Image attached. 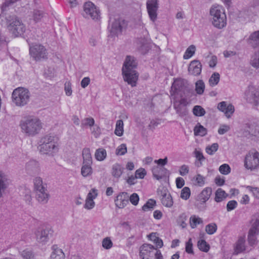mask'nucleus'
Here are the masks:
<instances>
[{
	"instance_id": "1",
	"label": "nucleus",
	"mask_w": 259,
	"mask_h": 259,
	"mask_svg": "<svg viewBox=\"0 0 259 259\" xmlns=\"http://www.w3.org/2000/svg\"><path fill=\"white\" fill-rule=\"evenodd\" d=\"M209 14L212 25L219 29L227 26V18L224 7L218 4L212 5L209 9Z\"/></svg>"
},
{
	"instance_id": "2",
	"label": "nucleus",
	"mask_w": 259,
	"mask_h": 259,
	"mask_svg": "<svg viewBox=\"0 0 259 259\" xmlns=\"http://www.w3.org/2000/svg\"><path fill=\"white\" fill-rule=\"evenodd\" d=\"M152 242L156 247L149 244H144L141 246L140 257L142 259H163L161 251L158 249L163 246L162 240L158 236Z\"/></svg>"
},
{
	"instance_id": "3",
	"label": "nucleus",
	"mask_w": 259,
	"mask_h": 259,
	"mask_svg": "<svg viewBox=\"0 0 259 259\" xmlns=\"http://www.w3.org/2000/svg\"><path fill=\"white\" fill-rule=\"evenodd\" d=\"M22 131L29 136H34L38 134L42 127L40 120L33 115H27L23 117L20 123Z\"/></svg>"
},
{
	"instance_id": "4",
	"label": "nucleus",
	"mask_w": 259,
	"mask_h": 259,
	"mask_svg": "<svg viewBox=\"0 0 259 259\" xmlns=\"http://www.w3.org/2000/svg\"><path fill=\"white\" fill-rule=\"evenodd\" d=\"M55 137L46 135L39 142L38 149L42 154L53 155L58 151V144Z\"/></svg>"
},
{
	"instance_id": "5",
	"label": "nucleus",
	"mask_w": 259,
	"mask_h": 259,
	"mask_svg": "<svg viewBox=\"0 0 259 259\" xmlns=\"http://www.w3.org/2000/svg\"><path fill=\"white\" fill-rule=\"evenodd\" d=\"M12 101L17 106H23L29 101L30 93L28 90L24 88H18L12 93Z\"/></svg>"
},
{
	"instance_id": "6",
	"label": "nucleus",
	"mask_w": 259,
	"mask_h": 259,
	"mask_svg": "<svg viewBox=\"0 0 259 259\" xmlns=\"http://www.w3.org/2000/svg\"><path fill=\"white\" fill-rule=\"evenodd\" d=\"M244 166L245 169L254 171L259 169V152L255 150L249 151L244 159Z\"/></svg>"
},
{
	"instance_id": "7",
	"label": "nucleus",
	"mask_w": 259,
	"mask_h": 259,
	"mask_svg": "<svg viewBox=\"0 0 259 259\" xmlns=\"http://www.w3.org/2000/svg\"><path fill=\"white\" fill-rule=\"evenodd\" d=\"M244 135L254 140H259V121L253 120L244 126Z\"/></svg>"
},
{
	"instance_id": "8",
	"label": "nucleus",
	"mask_w": 259,
	"mask_h": 259,
	"mask_svg": "<svg viewBox=\"0 0 259 259\" xmlns=\"http://www.w3.org/2000/svg\"><path fill=\"white\" fill-rule=\"evenodd\" d=\"M7 23L9 30L15 36L21 35L25 31L24 25L14 17L10 16L9 19H7Z\"/></svg>"
},
{
	"instance_id": "9",
	"label": "nucleus",
	"mask_w": 259,
	"mask_h": 259,
	"mask_svg": "<svg viewBox=\"0 0 259 259\" xmlns=\"http://www.w3.org/2000/svg\"><path fill=\"white\" fill-rule=\"evenodd\" d=\"M171 99L173 100L174 108L177 113L181 116L185 115L187 113L186 106L188 104L187 100L183 96L171 97Z\"/></svg>"
},
{
	"instance_id": "10",
	"label": "nucleus",
	"mask_w": 259,
	"mask_h": 259,
	"mask_svg": "<svg viewBox=\"0 0 259 259\" xmlns=\"http://www.w3.org/2000/svg\"><path fill=\"white\" fill-rule=\"evenodd\" d=\"M30 55L36 60L46 59L48 53L46 48L39 44H35L30 47Z\"/></svg>"
},
{
	"instance_id": "11",
	"label": "nucleus",
	"mask_w": 259,
	"mask_h": 259,
	"mask_svg": "<svg viewBox=\"0 0 259 259\" xmlns=\"http://www.w3.org/2000/svg\"><path fill=\"white\" fill-rule=\"evenodd\" d=\"M98 196V190L96 188L91 189L86 196L83 208L88 210L93 209L96 205L95 200Z\"/></svg>"
},
{
	"instance_id": "12",
	"label": "nucleus",
	"mask_w": 259,
	"mask_h": 259,
	"mask_svg": "<svg viewBox=\"0 0 259 259\" xmlns=\"http://www.w3.org/2000/svg\"><path fill=\"white\" fill-rule=\"evenodd\" d=\"M84 12L87 17L93 19L98 20L100 15L99 9L92 2H88L84 4L83 7Z\"/></svg>"
},
{
	"instance_id": "13",
	"label": "nucleus",
	"mask_w": 259,
	"mask_h": 259,
	"mask_svg": "<svg viewBox=\"0 0 259 259\" xmlns=\"http://www.w3.org/2000/svg\"><path fill=\"white\" fill-rule=\"evenodd\" d=\"M123 79L132 87H135L139 78V74L136 70L122 71Z\"/></svg>"
},
{
	"instance_id": "14",
	"label": "nucleus",
	"mask_w": 259,
	"mask_h": 259,
	"mask_svg": "<svg viewBox=\"0 0 259 259\" xmlns=\"http://www.w3.org/2000/svg\"><path fill=\"white\" fill-rule=\"evenodd\" d=\"M184 89V80L182 79H175L171 88V96H183Z\"/></svg>"
},
{
	"instance_id": "15",
	"label": "nucleus",
	"mask_w": 259,
	"mask_h": 259,
	"mask_svg": "<svg viewBox=\"0 0 259 259\" xmlns=\"http://www.w3.org/2000/svg\"><path fill=\"white\" fill-rule=\"evenodd\" d=\"M158 4L157 0H148L147 2V9L148 15L152 22H155L157 18Z\"/></svg>"
},
{
	"instance_id": "16",
	"label": "nucleus",
	"mask_w": 259,
	"mask_h": 259,
	"mask_svg": "<svg viewBox=\"0 0 259 259\" xmlns=\"http://www.w3.org/2000/svg\"><path fill=\"white\" fill-rule=\"evenodd\" d=\"M218 110L223 112L227 118H230L234 112V106L225 101L219 103L217 107Z\"/></svg>"
},
{
	"instance_id": "17",
	"label": "nucleus",
	"mask_w": 259,
	"mask_h": 259,
	"mask_svg": "<svg viewBox=\"0 0 259 259\" xmlns=\"http://www.w3.org/2000/svg\"><path fill=\"white\" fill-rule=\"evenodd\" d=\"M110 26L109 28L113 35H118L120 33L124 27L125 21L121 20H116L114 22L110 20Z\"/></svg>"
},
{
	"instance_id": "18",
	"label": "nucleus",
	"mask_w": 259,
	"mask_h": 259,
	"mask_svg": "<svg viewBox=\"0 0 259 259\" xmlns=\"http://www.w3.org/2000/svg\"><path fill=\"white\" fill-rule=\"evenodd\" d=\"M128 203V195L126 192L119 193L115 199V204L118 208H123Z\"/></svg>"
},
{
	"instance_id": "19",
	"label": "nucleus",
	"mask_w": 259,
	"mask_h": 259,
	"mask_svg": "<svg viewBox=\"0 0 259 259\" xmlns=\"http://www.w3.org/2000/svg\"><path fill=\"white\" fill-rule=\"evenodd\" d=\"M212 192V188L210 187H205L198 194L197 200L201 203H205L210 198Z\"/></svg>"
},
{
	"instance_id": "20",
	"label": "nucleus",
	"mask_w": 259,
	"mask_h": 259,
	"mask_svg": "<svg viewBox=\"0 0 259 259\" xmlns=\"http://www.w3.org/2000/svg\"><path fill=\"white\" fill-rule=\"evenodd\" d=\"M137 66V62L135 58L131 56L126 57L124 61L122 71H127L130 70H135Z\"/></svg>"
},
{
	"instance_id": "21",
	"label": "nucleus",
	"mask_w": 259,
	"mask_h": 259,
	"mask_svg": "<svg viewBox=\"0 0 259 259\" xmlns=\"http://www.w3.org/2000/svg\"><path fill=\"white\" fill-rule=\"evenodd\" d=\"M161 201L163 205L170 208L173 205V200L170 193L165 189L161 191Z\"/></svg>"
},
{
	"instance_id": "22",
	"label": "nucleus",
	"mask_w": 259,
	"mask_h": 259,
	"mask_svg": "<svg viewBox=\"0 0 259 259\" xmlns=\"http://www.w3.org/2000/svg\"><path fill=\"white\" fill-rule=\"evenodd\" d=\"M36 238L38 243L41 244L47 243L50 238L49 231L48 230H38L36 233Z\"/></svg>"
},
{
	"instance_id": "23",
	"label": "nucleus",
	"mask_w": 259,
	"mask_h": 259,
	"mask_svg": "<svg viewBox=\"0 0 259 259\" xmlns=\"http://www.w3.org/2000/svg\"><path fill=\"white\" fill-rule=\"evenodd\" d=\"M201 69V63L198 60H193L189 64L188 71L190 74L196 76L200 74Z\"/></svg>"
},
{
	"instance_id": "24",
	"label": "nucleus",
	"mask_w": 259,
	"mask_h": 259,
	"mask_svg": "<svg viewBox=\"0 0 259 259\" xmlns=\"http://www.w3.org/2000/svg\"><path fill=\"white\" fill-rule=\"evenodd\" d=\"M246 100L255 106H259V90H251L250 93L247 94Z\"/></svg>"
},
{
	"instance_id": "25",
	"label": "nucleus",
	"mask_w": 259,
	"mask_h": 259,
	"mask_svg": "<svg viewBox=\"0 0 259 259\" xmlns=\"http://www.w3.org/2000/svg\"><path fill=\"white\" fill-rule=\"evenodd\" d=\"M245 235H241L238 237L235 246V251L237 253H241L245 250Z\"/></svg>"
},
{
	"instance_id": "26",
	"label": "nucleus",
	"mask_w": 259,
	"mask_h": 259,
	"mask_svg": "<svg viewBox=\"0 0 259 259\" xmlns=\"http://www.w3.org/2000/svg\"><path fill=\"white\" fill-rule=\"evenodd\" d=\"M37 200L41 203H46L49 198V194L47 188L35 191Z\"/></svg>"
},
{
	"instance_id": "27",
	"label": "nucleus",
	"mask_w": 259,
	"mask_h": 259,
	"mask_svg": "<svg viewBox=\"0 0 259 259\" xmlns=\"http://www.w3.org/2000/svg\"><path fill=\"white\" fill-rule=\"evenodd\" d=\"M206 178L200 174L194 176L191 179L192 184L194 186L203 187L205 184Z\"/></svg>"
},
{
	"instance_id": "28",
	"label": "nucleus",
	"mask_w": 259,
	"mask_h": 259,
	"mask_svg": "<svg viewBox=\"0 0 259 259\" xmlns=\"http://www.w3.org/2000/svg\"><path fill=\"white\" fill-rule=\"evenodd\" d=\"M123 170L124 168L120 164L116 163L112 167V176L115 178L118 179L122 175Z\"/></svg>"
},
{
	"instance_id": "29",
	"label": "nucleus",
	"mask_w": 259,
	"mask_h": 259,
	"mask_svg": "<svg viewBox=\"0 0 259 259\" xmlns=\"http://www.w3.org/2000/svg\"><path fill=\"white\" fill-rule=\"evenodd\" d=\"M248 233L256 235L259 234V217H254L251 220V227Z\"/></svg>"
},
{
	"instance_id": "30",
	"label": "nucleus",
	"mask_w": 259,
	"mask_h": 259,
	"mask_svg": "<svg viewBox=\"0 0 259 259\" xmlns=\"http://www.w3.org/2000/svg\"><path fill=\"white\" fill-rule=\"evenodd\" d=\"M92 163H82L81 168V175L83 177H90L93 173Z\"/></svg>"
},
{
	"instance_id": "31",
	"label": "nucleus",
	"mask_w": 259,
	"mask_h": 259,
	"mask_svg": "<svg viewBox=\"0 0 259 259\" xmlns=\"http://www.w3.org/2000/svg\"><path fill=\"white\" fill-rule=\"evenodd\" d=\"M8 179L7 175L0 170V197L2 196L3 191L8 185Z\"/></svg>"
},
{
	"instance_id": "32",
	"label": "nucleus",
	"mask_w": 259,
	"mask_h": 259,
	"mask_svg": "<svg viewBox=\"0 0 259 259\" xmlns=\"http://www.w3.org/2000/svg\"><path fill=\"white\" fill-rule=\"evenodd\" d=\"M107 156V151L104 148L97 149L95 152V159L98 161H103Z\"/></svg>"
},
{
	"instance_id": "33",
	"label": "nucleus",
	"mask_w": 259,
	"mask_h": 259,
	"mask_svg": "<svg viewBox=\"0 0 259 259\" xmlns=\"http://www.w3.org/2000/svg\"><path fill=\"white\" fill-rule=\"evenodd\" d=\"M152 172L153 177L159 180L164 176V168L161 166H155L152 168Z\"/></svg>"
},
{
	"instance_id": "34",
	"label": "nucleus",
	"mask_w": 259,
	"mask_h": 259,
	"mask_svg": "<svg viewBox=\"0 0 259 259\" xmlns=\"http://www.w3.org/2000/svg\"><path fill=\"white\" fill-rule=\"evenodd\" d=\"M203 223L202 219L197 215H192L190 217L189 223L192 229L196 228L199 225L202 224Z\"/></svg>"
},
{
	"instance_id": "35",
	"label": "nucleus",
	"mask_w": 259,
	"mask_h": 259,
	"mask_svg": "<svg viewBox=\"0 0 259 259\" xmlns=\"http://www.w3.org/2000/svg\"><path fill=\"white\" fill-rule=\"evenodd\" d=\"M228 194L222 188L218 189L215 192L214 200L217 202H220L224 200Z\"/></svg>"
},
{
	"instance_id": "36",
	"label": "nucleus",
	"mask_w": 259,
	"mask_h": 259,
	"mask_svg": "<svg viewBox=\"0 0 259 259\" xmlns=\"http://www.w3.org/2000/svg\"><path fill=\"white\" fill-rule=\"evenodd\" d=\"M64 254L61 249L53 246L50 259H64Z\"/></svg>"
},
{
	"instance_id": "37",
	"label": "nucleus",
	"mask_w": 259,
	"mask_h": 259,
	"mask_svg": "<svg viewBox=\"0 0 259 259\" xmlns=\"http://www.w3.org/2000/svg\"><path fill=\"white\" fill-rule=\"evenodd\" d=\"M124 132V123L122 120H117L116 122L114 134L118 137L123 135Z\"/></svg>"
},
{
	"instance_id": "38",
	"label": "nucleus",
	"mask_w": 259,
	"mask_h": 259,
	"mask_svg": "<svg viewBox=\"0 0 259 259\" xmlns=\"http://www.w3.org/2000/svg\"><path fill=\"white\" fill-rule=\"evenodd\" d=\"M194 133L195 136L203 137L206 135L207 130L199 123H198L194 128Z\"/></svg>"
},
{
	"instance_id": "39",
	"label": "nucleus",
	"mask_w": 259,
	"mask_h": 259,
	"mask_svg": "<svg viewBox=\"0 0 259 259\" xmlns=\"http://www.w3.org/2000/svg\"><path fill=\"white\" fill-rule=\"evenodd\" d=\"M33 184L35 191L47 188L45 185L43 184L42 179L39 177H35L33 179Z\"/></svg>"
},
{
	"instance_id": "40",
	"label": "nucleus",
	"mask_w": 259,
	"mask_h": 259,
	"mask_svg": "<svg viewBox=\"0 0 259 259\" xmlns=\"http://www.w3.org/2000/svg\"><path fill=\"white\" fill-rule=\"evenodd\" d=\"M194 154L196 159L195 164L197 167H200L202 165V162L205 159L202 152L199 149H195Z\"/></svg>"
},
{
	"instance_id": "41",
	"label": "nucleus",
	"mask_w": 259,
	"mask_h": 259,
	"mask_svg": "<svg viewBox=\"0 0 259 259\" xmlns=\"http://www.w3.org/2000/svg\"><path fill=\"white\" fill-rule=\"evenodd\" d=\"M82 163H92V157L89 148H84L82 150Z\"/></svg>"
},
{
	"instance_id": "42",
	"label": "nucleus",
	"mask_w": 259,
	"mask_h": 259,
	"mask_svg": "<svg viewBox=\"0 0 259 259\" xmlns=\"http://www.w3.org/2000/svg\"><path fill=\"white\" fill-rule=\"evenodd\" d=\"M20 256L23 259H31L34 256V253L31 249L26 248L19 251Z\"/></svg>"
},
{
	"instance_id": "43",
	"label": "nucleus",
	"mask_w": 259,
	"mask_h": 259,
	"mask_svg": "<svg viewBox=\"0 0 259 259\" xmlns=\"http://www.w3.org/2000/svg\"><path fill=\"white\" fill-rule=\"evenodd\" d=\"M197 246L201 251L204 252H207L210 249V245L203 239L198 240Z\"/></svg>"
},
{
	"instance_id": "44",
	"label": "nucleus",
	"mask_w": 259,
	"mask_h": 259,
	"mask_svg": "<svg viewBox=\"0 0 259 259\" xmlns=\"http://www.w3.org/2000/svg\"><path fill=\"white\" fill-rule=\"evenodd\" d=\"M156 205V201L154 199H149L142 206V210L144 211H148L152 210Z\"/></svg>"
},
{
	"instance_id": "45",
	"label": "nucleus",
	"mask_w": 259,
	"mask_h": 259,
	"mask_svg": "<svg viewBox=\"0 0 259 259\" xmlns=\"http://www.w3.org/2000/svg\"><path fill=\"white\" fill-rule=\"evenodd\" d=\"M196 51V47L194 45L190 46L186 50L183 58L184 59H189L191 58Z\"/></svg>"
},
{
	"instance_id": "46",
	"label": "nucleus",
	"mask_w": 259,
	"mask_h": 259,
	"mask_svg": "<svg viewBox=\"0 0 259 259\" xmlns=\"http://www.w3.org/2000/svg\"><path fill=\"white\" fill-rule=\"evenodd\" d=\"M250 63L253 67L259 68V51L252 56Z\"/></svg>"
},
{
	"instance_id": "47",
	"label": "nucleus",
	"mask_w": 259,
	"mask_h": 259,
	"mask_svg": "<svg viewBox=\"0 0 259 259\" xmlns=\"http://www.w3.org/2000/svg\"><path fill=\"white\" fill-rule=\"evenodd\" d=\"M113 245V243L110 237H106L104 238L102 241V247L107 250L111 249Z\"/></svg>"
},
{
	"instance_id": "48",
	"label": "nucleus",
	"mask_w": 259,
	"mask_h": 259,
	"mask_svg": "<svg viewBox=\"0 0 259 259\" xmlns=\"http://www.w3.org/2000/svg\"><path fill=\"white\" fill-rule=\"evenodd\" d=\"M220 76L218 73L214 72L210 76L209 79V85L214 87L218 84L220 81Z\"/></svg>"
},
{
	"instance_id": "49",
	"label": "nucleus",
	"mask_w": 259,
	"mask_h": 259,
	"mask_svg": "<svg viewBox=\"0 0 259 259\" xmlns=\"http://www.w3.org/2000/svg\"><path fill=\"white\" fill-rule=\"evenodd\" d=\"M191 195V190L188 187H184L181 191L180 197L185 200H188Z\"/></svg>"
},
{
	"instance_id": "50",
	"label": "nucleus",
	"mask_w": 259,
	"mask_h": 259,
	"mask_svg": "<svg viewBox=\"0 0 259 259\" xmlns=\"http://www.w3.org/2000/svg\"><path fill=\"white\" fill-rule=\"evenodd\" d=\"M193 113L196 116H202L205 115V109L201 106L196 105L193 108Z\"/></svg>"
},
{
	"instance_id": "51",
	"label": "nucleus",
	"mask_w": 259,
	"mask_h": 259,
	"mask_svg": "<svg viewBox=\"0 0 259 259\" xmlns=\"http://www.w3.org/2000/svg\"><path fill=\"white\" fill-rule=\"evenodd\" d=\"M127 153V147L126 144H121L119 145L115 150V154L117 156H122Z\"/></svg>"
},
{
	"instance_id": "52",
	"label": "nucleus",
	"mask_w": 259,
	"mask_h": 259,
	"mask_svg": "<svg viewBox=\"0 0 259 259\" xmlns=\"http://www.w3.org/2000/svg\"><path fill=\"white\" fill-rule=\"evenodd\" d=\"M205 85L201 80H198L195 83V90L198 94L201 95L204 92Z\"/></svg>"
},
{
	"instance_id": "53",
	"label": "nucleus",
	"mask_w": 259,
	"mask_h": 259,
	"mask_svg": "<svg viewBox=\"0 0 259 259\" xmlns=\"http://www.w3.org/2000/svg\"><path fill=\"white\" fill-rule=\"evenodd\" d=\"M219 170L221 174L228 175L231 172V169L229 164L224 163L220 166Z\"/></svg>"
},
{
	"instance_id": "54",
	"label": "nucleus",
	"mask_w": 259,
	"mask_h": 259,
	"mask_svg": "<svg viewBox=\"0 0 259 259\" xmlns=\"http://www.w3.org/2000/svg\"><path fill=\"white\" fill-rule=\"evenodd\" d=\"M219 148V145L218 143H213L211 145H208L206 147V152L209 155H213Z\"/></svg>"
},
{
	"instance_id": "55",
	"label": "nucleus",
	"mask_w": 259,
	"mask_h": 259,
	"mask_svg": "<svg viewBox=\"0 0 259 259\" xmlns=\"http://www.w3.org/2000/svg\"><path fill=\"white\" fill-rule=\"evenodd\" d=\"M217 230V226L215 223H210L205 227L206 232L209 235L213 234Z\"/></svg>"
},
{
	"instance_id": "56",
	"label": "nucleus",
	"mask_w": 259,
	"mask_h": 259,
	"mask_svg": "<svg viewBox=\"0 0 259 259\" xmlns=\"http://www.w3.org/2000/svg\"><path fill=\"white\" fill-rule=\"evenodd\" d=\"M250 43L259 44V31L254 32L249 36Z\"/></svg>"
},
{
	"instance_id": "57",
	"label": "nucleus",
	"mask_w": 259,
	"mask_h": 259,
	"mask_svg": "<svg viewBox=\"0 0 259 259\" xmlns=\"http://www.w3.org/2000/svg\"><path fill=\"white\" fill-rule=\"evenodd\" d=\"M95 124V120L92 117H87L83 119L81 122L82 126H89L90 128Z\"/></svg>"
},
{
	"instance_id": "58",
	"label": "nucleus",
	"mask_w": 259,
	"mask_h": 259,
	"mask_svg": "<svg viewBox=\"0 0 259 259\" xmlns=\"http://www.w3.org/2000/svg\"><path fill=\"white\" fill-rule=\"evenodd\" d=\"M190 171V168L188 165L183 164L179 167V173L181 176L187 175Z\"/></svg>"
},
{
	"instance_id": "59",
	"label": "nucleus",
	"mask_w": 259,
	"mask_h": 259,
	"mask_svg": "<svg viewBox=\"0 0 259 259\" xmlns=\"http://www.w3.org/2000/svg\"><path fill=\"white\" fill-rule=\"evenodd\" d=\"M185 251L189 254H194L193 243L191 238H190L185 243Z\"/></svg>"
},
{
	"instance_id": "60",
	"label": "nucleus",
	"mask_w": 259,
	"mask_h": 259,
	"mask_svg": "<svg viewBox=\"0 0 259 259\" xmlns=\"http://www.w3.org/2000/svg\"><path fill=\"white\" fill-rule=\"evenodd\" d=\"M146 174V170L144 168L140 167L136 170L135 176L137 179H143Z\"/></svg>"
},
{
	"instance_id": "61",
	"label": "nucleus",
	"mask_w": 259,
	"mask_h": 259,
	"mask_svg": "<svg viewBox=\"0 0 259 259\" xmlns=\"http://www.w3.org/2000/svg\"><path fill=\"white\" fill-rule=\"evenodd\" d=\"M139 200V196L136 193H134L130 196H128V200L134 206H137L138 204Z\"/></svg>"
},
{
	"instance_id": "62",
	"label": "nucleus",
	"mask_w": 259,
	"mask_h": 259,
	"mask_svg": "<svg viewBox=\"0 0 259 259\" xmlns=\"http://www.w3.org/2000/svg\"><path fill=\"white\" fill-rule=\"evenodd\" d=\"M248 191L251 192L253 196L257 199H259V188L257 187H253L248 186L246 187Z\"/></svg>"
},
{
	"instance_id": "63",
	"label": "nucleus",
	"mask_w": 259,
	"mask_h": 259,
	"mask_svg": "<svg viewBox=\"0 0 259 259\" xmlns=\"http://www.w3.org/2000/svg\"><path fill=\"white\" fill-rule=\"evenodd\" d=\"M230 130V126L228 124H221L218 128V134L220 135H223L228 132Z\"/></svg>"
},
{
	"instance_id": "64",
	"label": "nucleus",
	"mask_w": 259,
	"mask_h": 259,
	"mask_svg": "<svg viewBox=\"0 0 259 259\" xmlns=\"http://www.w3.org/2000/svg\"><path fill=\"white\" fill-rule=\"evenodd\" d=\"M257 236L255 234L248 233L247 240L249 245L252 246L256 244L257 242Z\"/></svg>"
}]
</instances>
